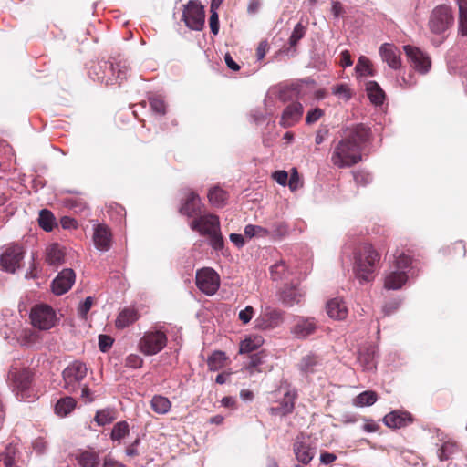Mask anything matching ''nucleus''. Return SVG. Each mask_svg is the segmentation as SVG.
I'll use <instances>...</instances> for the list:
<instances>
[{
	"instance_id": "nucleus-1",
	"label": "nucleus",
	"mask_w": 467,
	"mask_h": 467,
	"mask_svg": "<svg viewBox=\"0 0 467 467\" xmlns=\"http://www.w3.org/2000/svg\"><path fill=\"white\" fill-rule=\"evenodd\" d=\"M368 136L369 130L363 124L342 129L341 140L332 151V163L338 168H347L359 162L362 159V146Z\"/></svg>"
},
{
	"instance_id": "nucleus-2",
	"label": "nucleus",
	"mask_w": 467,
	"mask_h": 467,
	"mask_svg": "<svg viewBox=\"0 0 467 467\" xmlns=\"http://www.w3.org/2000/svg\"><path fill=\"white\" fill-rule=\"evenodd\" d=\"M379 254L368 244L358 245L354 253L353 271L360 283L370 282L374 278Z\"/></svg>"
},
{
	"instance_id": "nucleus-3",
	"label": "nucleus",
	"mask_w": 467,
	"mask_h": 467,
	"mask_svg": "<svg viewBox=\"0 0 467 467\" xmlns=\"http://www.w3.org/2000/svg\"><path fill=\"white\" fill-rule=\"evenodd\" d=\"M192 231L209 237V244L215 251L223 249L224 242L220 229V221L214 214L200 215L190 223Z\"/></svg>"
},
{
	"instance_id": "nucleus-4",
	"label": "nucleus",
	"mask_w": 467,
	"mask_h": 467,
	"mask_svg": "<svg viewBox=\"0 0 467 467\" xmlns=\"http://www.w3.org/2000/svg\"><path fill=\"white\" fill-rule=\"evenodd\" d=\"M32 377V372L18 360L11 365L7 382L12 390L24 400L27 397V391L31 387Z\"/></svg>"
},
{
	"instance_id": "nucleus-5",
	"label": "nucleus",
	"mask_w": 467,
	"mask_h": 467,
	"mask_svg": "<svg viewBox=\"0 0 467 467\" xmlns=\"http://www.w3.org/2000/svg\"><path fill=\"white\" fill-rule=\"evenodd\" d=\"M411 265V258L400 254L391 265L389 272L385 275L384 287L388 290L401 288L408 280V271Z\"/></svg>"
},
{
	"instance_id": "nucleus-6",
	"label": "nucleus",
	"mask_w": 467,
	"mask_h": 467,
	"mask_svg": "<svg viewBox=\"0 0 467 467\" xmlns=\"http://www.w3.org/2000/svg\"><path fill=\"white\" fill-rule=\"evenodd\" d=\"M167 335L161 328L146 331L139 341V349L146 356L156 355L167 345Z\"/></svg>"
},
{
	"instance_id": "nucleus-7",
	"label": "nucleus",
	"mask_w": 467,
	"mask_h": 467,
	"mask_svg": "<svg viewBox=\"0 0 467 467\" xmlns=\"http://www.w3.org/2000/svg\"><path fill=\"white\" fill-rule=\"evenodd\" d=\"M87 373L88 368L85 363L79 360L71 362L62 372L64 389L68 392H76L82 386Z\"/></svg>"
},
{
	"instance_id": "nucleus-8",
	"label": "nucleus",
	"mask_w": 467,
	"mask_h": 467,
	"mask_svg": "<svg viewBox=\"0 0 467 467\" xmlns=\"http://www.w3.org/2000/svg\"><path fill=\"white\" fill-rule=\"evenodd\" d=\"M453 16L451 10L447 5L435 7L429 19V28L435 35H442L451 25Z\"/></svg>"
},
{
	"instance_id": "nucleus-9",
	"label": "nucleus",
	"mask_w": 467,
	"mask_h": 467,
	"mask_svg": "<svg viewBox=\"0 0 467 467\" xmlns=\"http://www.w3.org/2000/svg\"><path fill=\"white\" fill-rule=\"evenodd\" d=\"M31 323L40 330H47L57 323V315L54 309L47 305L35 306L30 312Z\"/></svg>"
},
{
	"instance_id": "nucleus-10",
	"label": "nucleus",
	"mask_w": 467,
	"mask_h": 467,
	"mask_svg": "<svg viewBox=\"0 0 467 467\" xmlns=\"http://www.w3.org/2000/svg\"><path fill=\"white\" fill-rule=\"evenodd\" d=\"M204 17L203 6L198 1L191 0L184 5L182 19L189 28L202 30L204 26Z\"/></svg>"
},
{
	"instance_id": "nucleus-11",
	"label": "nucleus",
	"mask_w": 467,
	"mask_h": 467,
	"mask_svg": "<svg viewBox=\"0 0 467 467\" xmlns=\"http://www.w3.org/2000/svg\"><path fill=\"white\" fill-rule=\"evenodd\" d=\"M196 285L205 295H214L220 286L218 274L210 267H204L196 272Z\"/></svg>"
},
{
	"instance_id": "nucleus-12",
	"label": "nucleus",
	"mask_w": 467,
	"mask_h": 467,
	"mask_svg": "<svg viewBox=\"0 0 467 467\" xmlns=\"http://www.w3.org/2000/svg\"><path fill=\"white\" fill-rule=\"evenodd\" d=\"M24 259V250L18 244H13L5 248L0 256V267L2 270L14 274L21 268Z\"/></svg>"
},
{
	"instance_id": "nucleus-13",
	"label": "nucleus",
	"mask_w": 467,
	"mask_h": 467,
	"mask_svg": "<svg viewBox=\"0 0 467 467\" xmlns=\"http://www.w3.org/2000/svg\"><path fill=\"white\" fill-rule=\"evenodd\" d=\"M296 459L302 464H308L316 454V448L309 436L300 434L293 443Z\"/></svg>"
},
{
	"instance_id": "nucleus-14",
	"label": "nucleus",
	"mask_w": 467,
	"mask_h": 467,
	"mask_svg": "<svg viewBox=\"0 0 467 467\" xmlns=\"http://www.w3.org/2000/svg\"><path fill=\"white\" fill-rule=\"evenodd\" d=\"M404 51L409 57L411 66L420 74H426L429 72L431 61L430 57L416 47L410 45L403 47Z\"/></svg>"
},
{
	"instance_id": "nucleus-15",
	"label": "nucleus",
	"mask_w": 467,
	"mask_h": 467,
	"mask_svg": "<svg viewBox=\"0 0 467 467\" xmlns=\"http://www.w3.org/2000/svg\"><path fill=\"white\" fill-rule=\"evenodd\" d=\"M284 321L282 312L270 306L264 308L254 320L255 327L262 330L273 329L279 327Z\"/></svg>"
},
{
	"instance_id": "nucleus-16",
	"label": "nucleus",
	"mask_w": 467,
	"mask_h": 467,
	"mask_svg": "<svg viewBox=\"0 0 467 467\" xmlns=\"http://www.w3.org/2000/svg\"><path fill=\"white\" fill-rule=\"evenodd\" d=\"M317 328V322L313 317H297L291 327V334L297 339H306L313 335Z\"/></svg>"
},
{
	"instance_id": "nucleus-17",
	"label": "nucleus",
	"mask_w": 467,
	"mask_h": 467,
	"mask_svg": "<svg viewBox=\"0 0 467 467\" xmlns=\"http://www.w3.org/2000/svg\"><path fill=\"white\" fill-rule=\"evenodd\" d=\"M75 273L72 269L62 270L52 282V291L57 296L67 293L75 282Z\"/></svg>"
},
{
	"instance_id": "nucleus-18",
	"label": "nucleus",
	"mask_w": 467,
	"mask_h": 467,
	"mask_svg": "<svg viewBox=\"0 0 467 467\" xmlns=\"http://www.w3.org/2000/svg\"><path fill=\"white\" fill-rule=\"evenodd\" d=\"M93 243L95 247L101 251L107 252L111 246V233L104 224H99L94 228Z\"/></svg>"
},
{
	"instance_id": "nucleus-19",
	"label": "nucleus",
	"mask_w": 467,
	"mask_h": 467,
	"mask_svg": "<svg viewBox=\"0 0 467 467\" xmlns=\"http://www.w3.org/2000/svg\"><path fill=\"white\" fill-rule=\"evenodd\" d=\"M303 106L299 102L289 104L283 111L280 124L288 128L295 125L303 115Z\"/></svg>"
},
{
	"instance_id": "nucleus-20",
	"label": "nucleus",
	"mask_w": 467,
	"mask_h": 467,
	"mask_svg": "<svg viewBox=\"0 0 467 467\" xmlns=\"http://www.w3.org/2000/svg\"><path fill=\"white\" fill-rule=\"evenodd\" d=\"M295 389H287L284 392V398L281 403L276 407H272L270 412L273 415L285 416L291 413L295 407V400L296 398Z\"/></svg>"
},
{
	"instance_id": "nucleus-21",
	"label": "nucleus",
	"mask_w": 467,
	"mask_h": 467,
	"mask_svg": "<svg viewBox=\"0 0 467 467\" xmlns=\"http://www.w3.org/2000/svg\"><path fill=\"white\" fill-rule=\"evenodd\" d=\"M379 54L384 62L393 69L400 68L401 65L400 50L393 45L385 43L379 47Z\"/></svg>"
},
{
	"instance_id": "nucleus-22",
	"label": "nucleus",
	"mask_w": 467,
	"mask_h": 467,
	"mask_svg": "<svg viewBox=\"0 0 467 467\" xmlns=\"http://www.w3.org/2000/svg\"><path fill=\"white\" fill-rule=\"evenodd\" d=\"M383 421L388 427L398 429L409 425L412 421V418L406 411L394 410L388 413Z\"/></svg>"
},
{
	"instance_id": "nucleus-23",
	"label": "nucleus",
	"mask_w": 467,
	"mask_h": 467,
	"mask_svg": "<svg viewBox=\"0 0 467 467\" xmlns=\"http://www.w3.org/2000/svg\"><path fill=\"white\" fill-rule=\"evenodd\" d=\"M326 309L331 318L337 320L345 319L348 312L346 303L338 297L329 300L327 303Z\"/></svg>"
},
{
	"instance_id": "nucleus-24",
	"label": "nucleus",
	"mask_w": 467,
	"mask_h": 467,
	"mask_svg": "<svg viewBox=\"0 0 467 467\" xmlns=\"http://www.w3.org/2000/svg\"><path fill=\"white\" fill-rule=\"evenodd\" d=\"M377 348L374 345L364 347L358 351V360L366 370H371L376 367Z\"/></svg>"
},
{
	"instance_id": "nucleus-25",
	"label": "nucleus",
	"mask_w": 467,
	"mask_h": 467,
	"mask_svg": "<svg viewBox=\"0 0 467 467\" xmlns=\"http://www.w3.org/2000/svg\"><path fill=\"white\" fill-rule=\"evenodd\" d=\"M65 252L58 244H52L47 247L46 262L49 265L58 266L64 262Z\"/></svg>"
},
{
	"instance_id": "nucleus-26",
	"label": "nucleus",
	"mask_w": 467,
	"mask_h": 467,
	"mask_svg": "<svg viewBox=\"0 0 467 467\" xmlns=\"http://www.w3.org/2000/svg\"><path fill=\"white\" fill-rule=\"evenodd\" d=\"M139 317L140 315L138 313V310L134 306L125 307L119 314L116 319V326L119 328H124L133 324L136 320L139 319Z\"/></svg>"
},
{
	"instance_id": "nucleus-27",
	"label": "nucleus",
	"mask_w": 467,
	"mask_h": 467,
	"mask_svg": "<svg viewBox=\"0 0 467 467\" xmlns=\"http://www.w3.org/2000/svg\"><path fill=\"white\" fill-rule=\"evenodd\" d=\"M200 200L197 194L190 192L180 208V213L188 217H192L200 213Z\"/></svg>"
},
{
	"instance_id": "nucleus-28",
	"label": "nucleus",
	"mask_w": 467,
	"mask_h": 467,
	"mask_svg": "<svg viewBox=\"0 0 467 467\" xmlns=\"http://www.w3.org/2000/svg\"><path fill=\"white\" fill-rule=\"evenodd\" d=\"M76 460L80 467H98L100 462L99 452L95 451H81Z\"/></svg>"
},
{
	"instance_id": "nucleus-29",
	"label": "nucleus",
	"mask_w": 467,
	"mask_h": 467,
	"mask_svg": "<svg viewBox=\"0 0 467 467\" xmlns=\"http://www.w3.org/2000/svg\"><path fill=\"white\" fill-rule=\"evenodd\" d=\"M304 294L302 290L296 286H289L285 288L281 293V300L287 306H292L300 302Z\"/></svg>"
},
{
	"instance_id": "nucleus-30",
	"label": "nucleus",
	"mask_w": 467,
	"mask_h": 467,
	"mask_svg": "<svg viewBox=\"0 0 467 467\" xmlns=\"http://www.w3.org/2000/svg\"><path fill=\"white\" fill-rule=\"evenodd\" d=\"M17 457L18 449L14 443L7 444L5 451L0 453V461L3 462L5 467H17Z\"/></svg>"
},
{
	"instance_id": "nucleus-31",
	"label": "nucleus",
	"mask_w": 467,
	"mask_h": 467,
	"mask_svg": "<svg viewBox=\"0 0 467 467\" xmlns=\"http://www.w3.org/2000/svg\"><path fill=\"white\" fill-rule=\"evenodd\" d=\"M150 408L157 414H167L171 408V402L162 395H154L150 400Z\"/></svg>"
},
{
	"instance_id": "nucleus-32",
	"label": "nucleus",
	"mask_w": 467,
	"mask_h": 467,
	"mask_svg": "<svg viewBox=\"0 0 467 467\" xmlns=\"http://www.w3.org/2000/svg\"><path fill=\"white\" fill-rule=\"evenodd\" d=\"M264 343V338L261 336L254 335L250 336L244 339L240 344V353H249L259 347H261Z\"/></svg>"
},
{
	"instance_id": "nucleus-33",
	"label": "nucleus",
	"mask_w": 467,
	"mask_h": 467,
	"mask_svg": "<svg viewBox=\"0 0 467 467\" xmlns=\"http://www.w3.org/2000/svg\"><path fill=\"white\" fill-rule=\"evenodd\" d=\"M367 92L372 103L376 105H380L383 103L385 95L377 82H368L367 84Z\"/></svg>"
},
{
	"instance_id": "nucleus-34",
	"label": "nucleus",
	"mask_w": 467,
	"mask_h": 467,
	"mask_svg": "<svg viewBox=\"0 0 467 467\" xmlns=\"http://www.w3.org/2000/svg\"><path fill=\"white\" fill-rule=\"evenodd\" d=\"M76 406V401L71 397L60 399L55 407L56 413L61 417L67 416L70 413Z\"/></svg>"
},
{
	"instance_id": "nucleus-35",
	"label": "nucleus",
	"mask_w": 467,
	"mask_h": 467,
	"mask_svg": "<svg viewBox=\"0 0 467 467\" xmlns=\"http://www.w3.org/2000/svg\"><path fill=\"white\" fill-rule=\"evenodd\" d=\"M208 198L213 206L222 207L225 203L227 193L219 187H213L209 191Z\"/></svg>"
},
{
	"instance_id": "nucleus-36",
	"label": "nucleus",
	"mask_w": 467,
	"mask_h": 467,
	"mask_svg": "<svg viewBox=\"0 0 467 467\" xmlns=\"http://www.w3.org/2000/svg\"><path fill=\"white\" fill-rule=\"evenodd\" d=\"M377 401V394L374 391L367 390L358 395L353 404L356 407H364L373 405Z\"/></svg>"
},
{
	"instance_id": "nucleus-37",
	"label": "nucleus",
	"mask_w": 467,
	"mask_h": 467,
	"mask_svg": "<svg viewBox=\"0 0 467 467\" xmlns=\"http://www.w3.org/2000/svg\"><path fill=\"white\" fill-rule=\"evenodd\" d=\"M226 356L222 351L213 352L207 360V365L210 370H219L224 366Z\"/></svg>"
},
{
	"instance_id": "nucleus-38",
	"label": "nucleus",
	"mask_w": 467,
	"mask_h": 467,
	"mask_svg": "<svg viewBox=\"0 0 467 467\" xmlns=\"http://www.w3.org/2000/svg\"><path fill=\"white\" fill-rule=\"evenodd\" d=\"M129 424L126 421H119L114 425L110 433V438L114 441H120L129 434Z\"/></svg>"
},
{
	"instance_id": "nucleus-39",
	"label": "nucleus",
	"mask_w": 467,
	"mask_h": 467,
	"mask_svg": "<svg viewBox=\"0 0 467 467\" xmlns=\"http://www.w3.org/2000/svg\"><path fill=\"white\" fill-rule=\"evenodd\" d=\"M317 364L318 361L317 357L309 354L301 359L298 367L301 372L309 374L315 371V367L317 366Z\"/></svg>"
},
{
	"instance_id": "nucleus-40",
	"label": "nucleus",
	"mask_w": 467,
	"mask_h": 467,
	"mask_svg": "<svg viewBox=\"0 0 467 467\" xmlns=\"http://www.w3.org/2000/svg\"><path fill=\"white\" fill-rule=\"evenodd\" d=\"M38 223L42 229L49 232L53 229L55 224V217L51 212L47 210H42L39 213Z\"/></svg>"
},
{
	"instance_id": "nucleus-41",
	"label": "nucleus",
	"mask_w": 467,
	"mask_h": 467,
	"mask_svg": "<svg viewBox=\"0 0 467 467\" xmlns=\"http://www.w3.org/2000/svg\"><path fill=\"white\" fill-rule=\"evenodd\" d=\"M115 420V414L112 410L105 409L98 410L95 416V421L99 426H105Z\"/></svg>"
},
{
	"instance_id": "nucleus-42",
	"label": "nucleus",
	"mask_w": 467,
	"mask_h": 467,
	"mask_svg": "<svg viewBox=\"0 0 467 467\" xmlns=\"http://www.w3.org/2000/svg\"><path fill=\"white\" fill-rule=\"evenodd\" d=\"M355 70L359 76L373 75L370 61L365 56L359 57Z\"/></svg>"
},
{
	"instance_id": "nucleus-43",
	"label": "nucleus",
	"mask_w": 467,
	"mask_h": 467,
	"mask_svg": "<svg viewBox=\"0 0 467 467\" xmlns=\"http://www.w3.org/2000/svg\"><path fill=\"white\" fill-rule=\"evenodd\" d=\"M244 235L249 238L266 237L269 235V231L259 225L247 224L244 227Z\"/></svg>"
},
{
	"instance_id": "nucleus-44",
	"label": "nucleus",
	"mask_w": 467,
	"mask_h": 467,
	"mask_svg": "<svg viewBox=\"0 0 467 467\" xmlns=\"http://www.w3.org/2000/svg\"><path fill=\"white\" fill-rule=\"evenodd\" d=\"M332 93L340 99L348 100L352 92L348 84L340 83L332 87Z\"/></svg>"
},
{
	"instance_id": "nucleus-45",
	"label": "nucleus",
	"mask_w": 467,
	"mask_h": 467,
	"mask_svg": "<svg viewBox=\"0 0 467 467\" xmlns=\"http://www.w3.org/2000/svg\"><path fill=\"white\" fill-rule=\"evenodd\" d=\"M110 69H111L113 75L116 74L117 79H119L120 81H122L127 78L130 67L125 62H123V63L118 62L116 64H111Z\"/></svg>"
},
{
	"instance_id": "nucleus-46",
	"label": "nucleus",
	"mask_w": 467,
	"mask_h": 467,
	"mask_svg": "<svg viewBox=\"0 0 467 467\" xmlns=\"http://www.w3.org/2000/svg\"><path fill=\"white\" fill-rule=\"evenodd\" d=\"M306 26L301 23H297L289 37V45L291 47H296L299 40H301L306 35Z\"/></svg>"
},
{
	"instance_id": "nucleus-47",
	"label": "nucleus",
	"mask_w": 467,
	"mask_h": 467,
	"mask_svg": "<svg viewBox=\"0 0 467 467\" xmlns=\"http://www.w3.org/2000/svg\"><path fill=\"white\" fill-rule=\"evenodd\" d=\"M456 451V444L453 442H444L438 451V456L441 461H445L450 458Z\"/></svg>"
},
{
	"instance_id": "nucleus-48",
	"label": "nucleus",
	"mask_w": 467,
	"mask_h": 467,
	"mask_svg": "<svg viewBox=\"0 0 467 467\" xmlns=\"http://www.w3.org/2000/svg\"><path fill=\"white\" fill-rule=\"evenodd\" d=\"M286 266L283 261L271 266L270 275L274 280H279L285 276Z\"/></svg>"
},
{
	"instance_id": "nucleus-49",
	"label": "nucleus",
	"mask_w": 467,
	"mask_h": 467,
	"mask_svg": "<svg viewBox=\"0 0 467 467\" xmlns=\"http://www.w3.org/2000/svg\"><path fill=\"white\" fill-rule=\"evenodd\" d=\"M150 105L155 113L161 115H164L166 113V104L163 99L160 98H151L150 99Z\"/></svg>"
},
{
	"instance_id": "nucleus-50",
	"label": "nucleus",
	"mask_w": 467,
	"mask_h": 467,
	"mask_svg": "<svg viewBox=\"0 0 467 467\" xmlns=\"http://www.w3.org/2000/svg\"><path fill=\"white\" fill-rule=\"evenodd\" d=\"M354 180L357 184L365 186L372 181L370 173L364 171H358L353 172Z\"/></svg>"
},
{
	"instance_id": "nucleus-51",
	"label": "nucleus",
	"mask_w": 467,
	"mask_h": 467,
	"mask_svg": "<svg viewBox=\"0 0 467 467\" xmlns=\"http://www.w3.org/2000/svg\"><path fill=\"white\" fill-rule=\"evenodd\" d=\"M68 206L76 213H86L88 211L87 204L80 199L75 198L68 201Z\"/></svg>"
},
{
	"instance_id": "nucleus-52",
	"label": "nucleus",
	"mask_w": 467,
	"mask_h": 467,
	"mask_svg": "<svg viewBox=\"0 0 467 467\" xmlns=\"http://www.w3.org/2000/svg\"><path fill=\"white\" fill-rule=\"evenodd\" d=\"M142 358L136 354H130L126 358V366L131 368H138L142 366Z\"/></svg>"
},
{
	"instance_id": "nucleus-53",
	"label": "nucleus",
	"mask_w": 467,
	"mask_h": 467,
	"mask_svg": "<svg viewBox=\"0 0 467 467\" xmlns=\"http://www.w3.org/2000/svg\"><path fill=\"white\" fill-rule=\"evenodd\" d=\"M254 313V308L251 306H247L244 309H242L239 312L238 317L244 324H247L253 318Z\"/></svg>"
},
{
	"instance_id": "nucleus-54",
	"label": "nucleus",
	"mask_w": 467,
	"mask_h": 467,
	"mask_svg": "<svg viewBox=\"0 0 467 467\" xmlns=\"http://www.w3.org/2000/svg\"><path fill=\"white\" fill-rule=\"evenodd\" d=\"M323 110L319 108H316L307 112L306 117V122L307 124H313L317 121L323 116Z\"/></svg>"
},
{
	"instance_id": "nucleus-55",
	"label": "nucleus",
	"mask_w": 467,
	"mask_h": 467,
	"mask_svg": "<svg viewBox=\"0 0 467 467\" xmlns=\"http://www.w3.org/2000/svg\"><path fill=\"white\" fill-rule=\"evenodd\" d=\"M287 184H288L290 190L293 192L296 191L297 189H299L302 186V183L299 179V175L296 169H293V172H292L290 178L288 179Z\"/></svg>"
},
{
	"instance_id": "nucleus-56",
	"label": "nucleus",
	"mask_w": 467,
	"mask_h": 467,
	"mask_svg": "<svg viewBox=\"0 0 467 467\" xmlns=\"http://www.w3.org/2000/svg\"><path fill=\"white\" fill-rule=\"evenodd\" d=\"M113 340L107 335L99 336V347L102 352H107L112 346Z\"/></svg>"
},
{
	"instance_id": "nucleus-57",
	"label": "nucleus",
	"mask_w": 467,
	"mask_h": 467,
	"mask_svg": "<svg viewBox=\"0 0 467 467\" xmlns=\"http://www.w3.org/2000/svg\"><path fill=\"white\" fill-rule=\"evenodd\" d=\"M262 364V358L259 354L252 355L250 358L249 364L247 365L246 368L249 371L250 374H254L256 370V368Z\"/></svg>"
},
{
	"instance_id": "nucleus-58",
	"label": "nucleus",
	"mask_w": 467,
	"mask_h": 467,
	"mask_svg": "<svg viewBox=\"0 0 467 467\" xmlns=\"http://www.w3.org/2000/svg\"><path fill=\"white\" fill-rule=\"evenodd\" d=\"M209 24H210L211 32L213 35H217L219 32V16H218L217 11H211Z\"/></svg>"
},
{
	"instance_id": "nucleus-59",
	"label": "nucleus",
	"mask_w": 467,
	"mask_h": 467,
	"mask_svg": "<svg viewBox=\"0 0 467 467\" xmlns=\"http://www.w3.org/2000/svg\"><path fill=\"white\" fill-rule=\"evenodd\" d=\"M93 304V298L90 296H88L79 306L78 307V313L81 317H86V315L90 310Z\"/></svg>"
},
{
	"instance_id": "nucleus-60",
	"label": "nucleus",
	"mask_w": 467,
	"mask_h": 467,
	"mask_svg": "<svg viewBox=\"0 0 467 467\" xmlns=\"http://www.w3.org/2000/svg\"><path fill=\"white\" fill-rule=\"evenodd\" d=\"M273 178L275 182L282 185L285 186L288 182V173L285 171H277L273 174Z\"/></svg>"
},
{
	"instance_id": "nucleus-61",
	"label": "nucleus",
	"mask_w": 467,
	"mask_h": 467,
	"mask_svg": "<svg viewBox=\"0 0 467 467\" xmlns=\"http://www.w3.org/2000/svg\"><path fill=\"white\" fill-rule=\"evenodd\" d=\"M331 12L336 18L341 16L344 12L341 3L338 1H332Z\"/></svg>"
},
{
	"instance_id": "nucleus-62",
	"label": "nucleus",
	"mask_w": 467,
	"mask_h": 467,
	"mask_svg": "<svg viewBox=\"0 0 467 467\" xmlns=\"http://www.w3.org/2000/svg\"><path fill=\"white\" fill-rule=\"evenodd\" d=\"M103 467H126L123 463L116 461L110 455L104 458Z\"/></svg>"
},
{
	"instance_id": "nucleus-63",
	"label": "nucleus",
	"mask_w": 467,
	"mask_h": 467,
	"mask_svg": "<svg viewBox=\"0 0 467 467\" xmlns=\"http://www.w3.org/2000/svg\"><path fill=\"white\" fill-rule=\"evenodd\" d=\"M336 460H337V456L334 453L325 451V452H322L320 455L321 463L326 464V465L334 462Z\"/></svg>"
},
{
	"instance_id": "nucleus-64",
	"label": "nucleus",
	"mask_w": 467,
	"mask_h": 467,
	"mask_svg": "<svg viewBox=\"0 0 467 467\" xmlns=\"http://www.w3.org/2000/svg\"><path fill=\"white\" fill-rule=\"evenodd\" d=\"M459 32L462 36H467V16L459 17Z\"/></svg>"
}]
</instances>
